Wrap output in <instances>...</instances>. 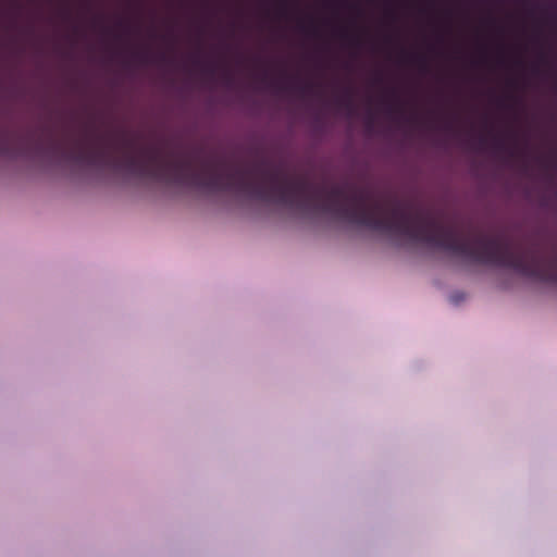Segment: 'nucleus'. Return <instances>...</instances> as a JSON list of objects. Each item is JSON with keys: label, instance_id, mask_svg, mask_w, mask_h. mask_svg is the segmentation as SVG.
Masks as SVG:
<instances>
[{"label": "nucleus", "instance_id": "1", "mask_svg": "<svg viewBox=\"0 0 557 557\" xmlns=\"http://www.w3.org/2000/svg\"><path fill=\"white\" fill-rule=\"evenodd\" d=\"M276 203L306 213H327L336 220L423 243L473 262L510 268L521 275L557 285L556 248L546 252L537 245L524 246L503 236L466 232L408 203L374 199L362 188H326L276 166Z\"/></svg>", "mask_w": 557, "mask_h": 557}, {"label": "nucleus", "instance_id": "2", "mask_svg": "<svg viewBox=\"0 0 557 557\" xmlns=\"http://www.w3.org/2000/svg\"><path fill=\"white\" fill-rule=\"evenodd\" d=\"M269 85L281 91L295 89L298 90L302 96L311 95L315 90V85L310 82L295 85L290 82H287L286 79H272L269 82Z\"/></svg>", "mask_w": 557, "mask_h": 557}, {"label": "nucleus", "instance_id": "3", "mask_svg": "<svg viewBox=\"0 0 557 557\" xmlns=\"http://www.w3.org/2000/svg\"><path fill=\"white\" fill-rule=\"evenodd\" d=\"M16 138L9 131L0 129V156H12Z\"/></svg>", "mask_w": 557, "mask_h": 557}, {"label": "nucleus", "instance_id": "4", "mask_svg": "<svg viewBox=\"0 0 557 557\" xmlns=\"http://www.w3.org/2000/svg\"><path fill=\"white\" fill-rule=\"evenodd\" d=\"M335 100L338 107L346 109L347 111H352L354 101L351 88H345L342 95L337 96Z\"/></svg>", "mask_w": 557, "mask_h": 557}, {"label": "nucleus", "instance_id": "5", "mask_svg": "<svg viewBox=\"0 0 557 557\" xmlns=\"http://www.w3.org/2000/svg\"><path fill=\"white\" fill-rule=\"evenodd\" d=\"M386 111L389 115H404V106L398 101V99H394L391 102L386 103Z\"/></svg>", "mask_w": 557, "mask_h": 557}, {"label": "nucleus", "instance_id": "6", "mask_svg": "<svg viewBox=\"0 0 557 557\" xmlns=\"http://www.w3.org/2000/svg\"><path fill=\"white\" fill-rule=\"evenodd\" d=\"M193 62L195 65L201 66L202 71L210 76L215 73V65L212 63H203L198 57L194 58Z\"/></svg>", "mask_w": 557, "mask_h": 557}, {"label": "nucleus", "instance_id": "7", "mask_svg": "<svg viewBox=\"0 0 557 557\" xmlns=\"http://www.w3.org/2000/svg\"><path fill=\"white\" fill-rule=\"evenodd\" d=\"M406 61L418 63L419 69L422 72H426V70H428V64H426V61H425V59L423 57H420V55L419 57L408 55Z\"/></svg>", "mask_w": 557, "mask_h": 557}, {"label": "nucleus", "instance_id": "8", "mask_svg": "<svg viewBox=\"0 0 557 557\" xmlns=\"http://www.w3.org/2000/svg\"><path fill=\"white\" fill-rule=\"evenodd\" d=\"M493 146L494 148L497 150V151H507L509 152L511 156L513 154V151L512 150H509L505 144V141L502 139V138H498V137H495L493 139Z\"/></svg>", "mask_w": 557, "mask_h": 557}, {"label": "nucleus", "instance_id": "9", "mask_svg": "<svg viewBox=\"0 0 557 557\" xmlns=\"http://www.w3.org/2000/svg\"><path fill=\"white\" fill-rule=\"evenodd\" d=\"M133 57L140 61L141 63H147L149 62V53L147 51H143V52H135L133 53Z\"/></svg>", "mask_w": 557, "mask_h": 557}, {"label": "nucleus", "instance_id": "10", "mask_svg": "<svg viewBox=\"0 0 557 557\" xmlns=\"http://www.w3.org/2000/svg\"><path fill=\"white\" fill-rule=\"evenodd\" d=\"M350 44H351L352 46H360L361 40H360V38H359V37H352V38H350Z\"/></svg>", "mask_w": 557, "mask_h": 557}, {"label": "nucleus", "instance_id": "11", "mask_svg": "<svg viewBox=\"0 0 557 557\" xmlns=\"http://www.w3.org/2000/svg\"><path fill=\"white\" fill-rule=\"evenodd\" d=\"M510 101L513 103V104H518L519 103V99L515 96H510L509 97Z\"/></svg>", "mask_w": 557, "mask_h": 557}, {"label": "nucleus", "instance_id": "12", "mask_svg": "<svg viewBox=\"0 0 557 557\" xmlns=\"http://www.w3.org/2000/svg\"><path fill=\"white\" fill-rule=\"evenodd\" d=\"M479 143L481 146H484L486 144V137H484V136L480 137Z\"/></svg>", "mask_w": 557, "mask_h": 557}, {"label": "nucleus", "instance_id": "13", "mask_svg": "<svg viewBox=\"0 0 557 557\" xmlns=\"http://www.w3.org/2000/svg\"><path fill=\"white\" fill-rule=\"evenodd\" d=\"M262 81H263V82H267V81H268V74H264V75L262 76Z\"/></svg>", "mask_w": 557, "mask_h": 557}, {"label": "nucleus", "instance_id": "14", "mask_svg": "<svg viewBox=\"0 0 557 557\" xmlns=\"http://www.w3.org/2000/svg\"><path fill=\"white\" fill-rule=\"evenodd\" d=\"M52 146H53L54 149H59L60 148V146L58 144H54V143L52 144Z\"/></svg>", "mask_w": 557, "mask_h": 557}, {"label": "nucleus", "instance_id": "15", "mask_svg": "<svg viewBox=\"0 0 557 557\" xmlns=\"http://www.w3.org/2000/svg\"><path fill=\"white\" fill-rule=\"evenodd\" d=\"M554 166L557 168V161L554 163Z\"/></svg>", "mask_w": 557, "mask_h": 557}]
</instances>
